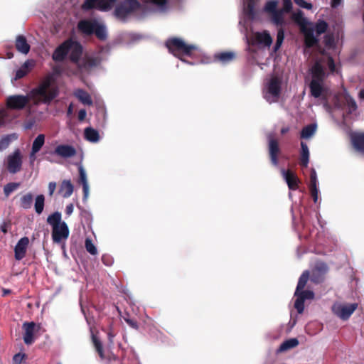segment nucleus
Returning a JSON list of instances; mask_svg holds the SVG:
<instances>
[{
  "mask_svg": "<svg viewBox=\"0 0 364 364\" xmlns=\"http://www.w3.org/2000/svg\"><path fill=\"white\" fill-rule=\"evenodd\" d=\"M295 301L294 307L296 309L299 314H302L304 310V301L299 296Z\"/></svg>",
  "mask_w": 364,
  "mask_h": 364,
  "instance_id": "de8ad7c7",
  "label": "nucleus"
},
{
  "mask_svg": "<svg viewBox=\"0 0 364 364\" xmlns=\"http://www.w3.org/2000/svg\"><path fill=\"white\" fill-rule=\"evenodd\" d=\"M56 183L55 182H50L48 184V190L50 196H52L55 190Z\"/></svg>",
  "mask_w": 364,
  "mask_h": 364,
  "instance_id": "e2e57ef3",
  "label": "nucleus"
},
{
  "mask_svg": "<svg viewBox=\"0 0 364 364\" xmlns=\"http://www.w3.org/2000/svg\"><path fill=\"white\" fill-rule=\"evenodd\" d=\"M29 64H30L29 62L26 61L24 63V64L23 65V66L21 68L17 70V71L16 73V76H15L16 80L21 79L27 75V73H28V69Z\"/></svg>",
  "mask_w": 364,
  "mask_h": 364,
  "instance_id": "e433bc0d",
  "label": "nucleus"
},
{
  "mask_svg": "<svg viewBox=\"0 0 364 364\" xmlns=\"http://www.w3.org/2000/svg\"><path fill=\"white\" fill-rule=\"evenodd\" d=\"M45 143V136L43 134H38L37 137L34 139L32 148L31 156H34L36 153H38Z\"/></svg>",
  "mask_w": 364,
  "mask_h": 364,
  "instance_id": "b1692460",
  "label": "nucleus"
},
{
  "mask_svg": "<svg viewBox=\"0 0 364 364\" xmlns=\"http://www.w3.org/2000/svg\"><path fill=\"white\" fill-rule=\"evenodd\" d=\"M33 202V195L31 193H27L23 195L19 200V205L23 209H30Z\"/></svg>",
  "mask_w": 364,
  "mask_h": 364,
  "instance_id": "5701e85b",
  "label": "nucleus"
},
{
  "mask_svg": "<svg viewBox=\"0 0 364 364\" xmlns=\"http://www.w3.org/2000/svg\"><path fill=\"white\" fill-rule=\"evenodd\" d=\"M351 140L354 147L364 153V134H353L351 136Z\"/></svg>",
  "mask_w": 364,
  "mask_h": 364,
  "instance_id": "412c9836",
  "label": "nucleus"
},
{
  "mask_svg": "<svg viewBox=\"0 0 364 364\" xmlns=\"http://www.w3.org/2000/svg\"><path fill=\"white\" fill-rule=\"evenodd\" d=\"M15 46L16 50L21 53L27 54L30 51L31 46L26 37L22 35L17 36Z\"/></svg>",
  "mask_w": 364,
  "mask_h": 364,
  "instance_id": "a211bd4d",
  "label": "nucleus"
},
{
  "mask_svg": "<svg viewBox=\"0 0 364 364\" xmlns=\"http://www.w3.org/2000/svg\"><path fill=\"white\" fill-rule=\"evenodd\" d=\"M284 11L279 10L272 14V21L276 25H282L284 23Z\"/></svg>",
  "mask_w": 364,
  "mask_h": 364,
  "instance_id": "c9c22d12",
  "label": "nucleus"
},
{
  "mask_svg": "<svg viewBox=\"0 0 364 364\" xmlns=\"http://www.w3.org/2000/svg\"><path fill=\"white\" fill-rule=\"evenodd\" d=\"M85 246L86 250L92 255H96L97 254V250L92 241L90 238H86L85 241Z\"/></svg>",
  "mask_w": 364,
  "mask_h": 364,
  "instance_id": "58836bf2",
  "label": "nucleus"
},
{
  "mask_svg": "<svg viewBox=\"0 0 364 364\" xmlns=\"http://www.w3.org/2000/svg\"><path fill=\"white\" fill-rule=\"evenodd\" d=\"M73 185L70 180H64L62 181L59 193L63 196V198L70 197L73 192Z\"/></svg>",
  "mask_w": 364,
  "mask_h": 364,
  "instance_id": "aec40b11",
  "label": "nucleus"
},
{
  "mask_svg": "<svg viewBox=\"0 0 364 364\" xmlns=\"http://www.w3.org/2000/svg\"><path fill=\"white\" fill-rule=\"evenodd\" d=\"M84 134L85 139L91 142H97L100 139L98 132L92 127L86 128Z\"/></svg>",
  "mask_w": 364,
  "mask_h": 364,
  "instance_id": "cd10ccee",
  "label": "nucleus"
},
{
  "mask_svg": "<svg viewBox=\"0 0 364 364\" xmlns=\"http://www.w3.org/2000/svg\"><path fill=\"white\" fill-rule=\"evenodd\" d=\"M77 64L79 68L87 70L96 66L97 65V61L94 58H88L85 59L82 63H80L78 62Z\"/></svg>",
  "mask_w": 364,
  "mask_h": 364,
  "instance_id": "72a5a7b5",
  "label": "nucleus"
},
{
  "mask_svg": "<svg viewBox=\"0 0 364 364\" xmlns=\"http://www.w3.org/2000/svg\"><path fill=\"white\" fill-rule=\"evenodd\" d=\"M82 45L72 39L65 40L54 50L52 58L55 62H63L70 53L69 58L71 62L77 63L82 54Z\"/></svg>",
  "mask_w": 364,
  "mask_h": 364,
  "instance_id": "f03ea898",
  "label": "nucleus"
},
{
  "mask_svg": "<svg viewBox=\"0 0 364 364\" xmlns=\"http://www.w3.org/2000/svg\"><path fill=\"white\" fill-rule=\"evenodd\" d=\"M73 212V205L72 203L68 205L65 208V213L68 215H70Z\"/></svg>",
  "mask_w": 364,
  "mask_h": 364,
  "instance_id": "69168bd1",
  "label": "nucleus"
},
{
  "mask_svg": "<svg viewBox=\"0 0 364 364\" xmlns=\"http://www.w3.org/2000/svg\"><path fill=\"white\" fill-rule=\"evenodd\" d=\"M235 57V54L233 52H223L216 55V58L220 62L225 64L232 61Z\"/></svg>",
  "mask_w": 364,
  "mask_h": 364,
  "instance_id": "473e14b6",
  "label": "nucleus"
},
{
  "mask_svg": "<svg viewBox=\"0 0 364 364\" xmlns=\"http://www.w3.org/2000/svg\"><path fill=\"white\" fill-rule=\"evenodd\" d=\"M292 20L297 23L302 33L304 35L305 43L306 46L311 47L317 43L316 36H314L313 27L306 18L304 17V13L298 10L291 15Z\"/></svg>",
  "mask_w": 364,
  "mask_h": 364,
  "instance_id": "423d86ee",
  "label": "nucleus"
},
{
  "mask_svg": "<svg viewBox=\"0 0 364 364\" xmlns=\"http://www.w3.org/2000/svg\"><path fill=\"white\" fill-rule=\"evenodd\" d=\"M86 114H87V112H86L85 109H80L78 112V115H77L78 119L80 121H83L86 117Z\"/></svg>",
  "mask_w": 364,
  "mask_h": 364,
  "instance_id": "052dcab7",
  "label": "nucleus"
},
{
  "mask_svg": "<svg viewBox=\"0 0 364 364\" xmlns=\"http://www.w3.org/2000/svg\"><path fill=\"white\" fill-rule=\"evenodd\" d=\"M311 73V81L309 85L311 95L315 98L321 96L323 90L324 71L319 63H316L310 70Z\"/></svg>",
  "mask_w": 364,
  "mask_h": 364,
  "instance_id": "0eeeda50",
  "label": "nucleus"
},
{
  "mask_svg": "<svg viewBox=\"0 0 364 364\" xmlns=\"http://www.w3.org/2000/svg\"><path fill=\"white\" fill-rule=\"evenodd\" d=\"M317 186V174L315 169L312 168L311 171V185Z\"/></svg>",
  "mask_w": 364,
  "mask_h": 364,
  "instance_id": "5fc2aeb1",
  "label": "nucleus"
},
{
  "mask_svg": "<svg viewBox=\"0 0 364 364\" xmlns=\"http://www.w3.org/2000/svg\"><path fill=\"white\" fill-rule=\"evenodd\" d=\"M295 4L301 8H304L308 10L312 9L313 6L311 3H309L304 0H294Z\"/></svg>",
  "mask_w": 364,
  "mask_h": 364,
  "instance_id": "09e8293b",
  "label": "nucleus"
},
{
  "mask_svg": "<svg viewBox=\"0 0 364 364\" xmlns=\"http://www.w3.org/2000/svg\"><path fill=\"white\" fill-rule=\"evenodd\" d=\"M281 172L289 188L291 189L296 188L297 186V178L295 174L290 171H286L284 169H282Z\"/></svg>",
  "mask_w": 364,
  "mask_h": 364,
  "instance_id": "6ab92c4d",
  "label": "nucleus"
},
{
  "mask_svg": "<svg viewBox=\"0 0 364 364\" xmlns=\"http://www.w3.org/2000/svg\"><path fill=\"white\" fill-rule=\"evenodd\" d=\"M76 153L75 147L68 144L58 145L53 151L50 152L51 154L65 159L73 157L76 155Z\"/></svg>",
  "mask_w": 364,
  "mask_h": 364,
  "instance_id": "2eb2a0df",
  "label": "nucleus"
},
{
  "mask_svg": "<svg viewBox=\"0 0 364 364\" xmlns=\"http://www.w3.org/2000/svg\"><path fill=\"white\" fill-rule=\"evenodd\" d=\"M124 321L132 328L136 330L139 328V324L136 320L132 318H124Z\"/></svg>",
  "mask_w": 364,
  "mask_h": 364,
  "instance_id": "603ef678",
  "label": "nucleus"
},
{
  "mask_svg": "<svg viewBox=\"0 0 364 364\" xmlns=\"http://www.w3.org/2000/svg\"><path fill=\"white\" fill-rule=\"evenodd\" d=\"M310 187H311V195H312L314 201V203H316L318 200V193L317 186H310Z\"/></svg>",
  "mask_w": 364,
  "mask_h": 364,
  "instance_id": "864d4df0",
  "label": "nucleus"
},
{
  "mask_svg": "<svg viewBox=\"0 0 364 364\" xmlns=\"http://www.w3.org/2000/svg\"><path fill=\"white\" fill-rule=\"evenodd\" d=\"M102 261L107 266H109L112 264L111 259L108 256H106V255H103L102 257Z\"/></svg>",
  "mask_w": 364,
  "mask_h": 364,
  "instance_id": "0e129e2a",
  "label": "nucleus"
},
{
  "mask_svg": "<svg viewBox=\"0 0 364 364\" xmlns=\"http://www.w3.org/2000/svg\"><path fill=\"white\" fill-rule=\"evenodd\" d=\"M299 345V341L296 338H290L283 342L277 349V353H281L293 348Z\"/></svg>",
  "mask_w": 364,
  "mask_h": 364,
  "instance_id": "bb28decb",
  "label": "nucleus"
},
{
  "mask_svg": "<svg viewBox=\"0 0 364 364\" xmlns=\"http://www.w3.org/2000/svg\"><path fill=\"white\" fill-rule=\"evenodd\" d=\"M6 117L7 113L6 112V111L0 110V126L5 124Z\"/></svg>",
  "mask_w": 364,
  "mask_h": 364,
  "instance_id": "bf43d9fd",
  "label": "nucleus"
},
{
  "mask_svg": "<svg viewBox=\"0 0 364 364\" xmlns=\"http://www.w3.org/2000/svg\"><path fill=\"white\" fill-rule=\"evenodd\" d=\"M47 222L52 226V228L62 224L61 213L59 212L53 213L48 217Z\"/></svg>",
  "mask_w": 364,
  "mask_h": 364,
  "instance_id": "7c9ffc66",
  "label": "nucleus"
},
{
  "mask_svg": "<svg viewBox=\"0 0 364 364\" xmlns=\"http://www.w3.org/2000/svg\"><path fill=\"white\" fill-rule=\"evenodd\" d=\"M284 1V9H282L284 12H289L292 8V3L291 0H283Z\"/></svg>",
  "mask_w": 364,
  "mask_h": 364,
  "instance_id": "4d7b16f0",
  "label": "nucleus"
},
{
  "mask_svg": "<svg viewBox=\"0 0 364 364\" xmlns=\"http://www.w3.org/2000/svg\"><path fill=\"white\" fill-rule=\"evenodd\" d=\"M77 29L85 36L95 34L97 39L105 41L107 39L106 27L96 20L83 19L78 22Z\"/></svg>",
  "mask_w": 364,
  "mask_h": 364,
  "instance_id": "20e7f679",
  "label": "nucleus"
},
{
  "mask_svg": "<svg viewBox=\"0 0 364 364\" xmlns=\"http://www.w3.org/2000/svg\"><path fill=\"white\" fill-rule=\"evenodd\" d=\"M309 277V272L308 271L304 272L299 279L298 284H297L296 291L294 294L295 295H299V291L304 289V288L305 287V286L308 282Z\"/></svg>",
  "mask_w": 364,
  "mask_h": 364,
  "instance_id": "c756f323",
  "label": "nucleus"
},
{
  "mask_svg": "<svg viewBox=\"0 0 364 364\" xmlns=\"http://www.w3.org/2000/svg\"><path fill=\"white\" fill-rule=\"evenodd\" d=\"M20 187V183L11 182L4 187V193L6 197H9L11 193L17 190Z\"/></svg>",
  "mask_w": 364,
  "mask_h": 364,
  "instance_id": "f704fd0d",
  "label": "nucleus"
},
{
  "mask_svg": "<svg viewBox=\"0 0 364 364\" xmlns=\"http://www.w3.org/2000/svg\"><path fill=\"white\" fill-rule=\"evenodd\" d=\"M169 53L184 61L183 57H191L198 48L194 45L187 44L183 39L173 37L167 39L165 43Z\"/></svg>",
  "mask_w": 364,
  "mask_h": 364,
  "instance_id": "7ed1b4c3",
  "label": "nucleus"
},
{
  "mask_svg": "<svg viewBox=\"0 0 364 364\" xmlns=\"http://www.w3.org/2000/svg\"><path fill=\"white\" fill-rule=\"evenodd\" d=\"M23 330V339L24 343L29 346L34 343L36 336L35 333L40 329V326L35 322H24L22 325Z\"/></svg>",
  "mask_w": 364,
  "mask_h": 364,
  "instance_id": "9d476101",
  "label": "nucleus"
},
{
  "mask_svg": "<svg viewBox=\"0 0 364 364\" xmlns=\"http://www.w3.org/2000/svg\"><path fill=\"white\" fill-rule=\"evenodd\" d=\"M92 341H93L95 348L97 352L98 353L100 357L102 359H103L105 358V356H104V351H103V347H102V343L95 336H92Z\"/></svg>",
  "mask_w": 364,
  "mask_h": 364,
  "instance_id": "a19ab883",
  "label": "nucleus"
},
{
  "mask_svg": "<svg viewBox=\"0 0 364 364\" xmlns=\"http://www.w3.org/2000/svg\"><path fill=\"white\" fill-rule=\"evenodd\" d=\"M252 43L259 47H270L272 43V38L270 34L264 31L262 32H256L253 33Z\"/></svg>",
  "mask_w": 364,
  "mask_h": 364,
  "instance_id": "4468645a",
  "label": "nucleus"
},
{
  "mask_svg": "<svg viewBox=\"0 0 364 364\" xmlns=\"http://www.w3.org/2000/svg\"><path fill=\"white\" fill-rule=\"evenodd\" d=\"M150 3L157 6L160 10L165 11L168 8V0H149Z\"/></svg>",
  "mask_w": 364,
  "mask_h": 364,
  "instance_id": "37998d69",
  "label": "nucleus"
},
{
  "mask_svg": "<svg viewBox=\"0 0 364 364\" xmlns=\"http://www.w3.org/2000/svg\"><path fill=\"white\" fill-rule=\"evenodd\" d=\"M358 308V304L336 303L332 306V311L341 319L347 320Z\"/></svg>",
  "mask_w": 364,
  "mask_h": 364,
  "instance_id": "1a4fd4ad",
  "label": "nucleus"
},
{
  "mask_svg": "<svg viewBox=\"0 0 364 364\" xmlns=\"http://www.w3.org/2000/svg\"><path fill=\"white\" fill-rule=\"evenodd\" d=\"M69 236V229L63 221L62 224L52 228V239L55 243H60L63 240H66Z\"/></svg>",
  "mask_w": 364,
  "mask_h": 364,
  "instance_id": "ddd939ff",
  "label": "nucleus"
},
{
  "mask_svg": "<svg viewBox=\"0 0 364 364\" xmlns=\"http://www.w3.org/2000/svg\"><path fill=\"white\" fill-rule=\"evenodd\" d=\"M316 131V125L314 124H309L303 128L301 132V137L302 139H310L312 137Z\"/></svg>",
  "mask_w": 364,
  "mask_h": 364,
  "instance_id": "c85d7f7f",
  "label": "nucleus"
},
{
  "mask_svg": "<svg viewBox=\"0 0 364 364\" xmlns=\"http://www.w3.org/2000/svg\"><path fill=\"white\" fill-rule=\"evenodd\" d=\"M45 204V196L43 194L38 195L35 199L34 208L37 214L43 213Z\"/></svg>",
  "mask_w": 364,
  "mask_h": 364,
  "instance_id": "2f4dec72",
  "label": "nucleus"
},
{
  "mask_svg": "<svg viewBox=\"0 0 364 364\" xmlns=\"http://www.w3.org/2000/svg\"><path fill=\"white\" fill-rule=\"evenodd\" d=\"M296 296H299L304 301L306 299H313L314 297V294L311 291H299V295H296Z\"/></svg>",
  "mask_w": 364,
  "mask_h": 364,
  "instance_id": "49530a36",
  "label": "nucleus"
},
{
  "mask_svg": "<svg viewBox=\"0 0 364 364\" xmlns=\"http://www.w3.org/2000/svg\"><path fill=\"white\" fill-rule=\"evenodd\" d=\"M282 89V78L272 75L267 78L262 88V96L269 103L277 102L279 100Z\"/></svg>",
  "mask_w": 364,
  "mask_h": 364,
  "instance_id": "39448f33",
  "label": "nucleus"
},
{
  "mask_svg": "<svg viewBox=\"0 0 364 364\" xmlns=\"http://www.w3.org/2000/svg\"><path fill=\"white\" fill-rule=\"evenodd\" d=\"M140 7L137 0H124L116 6L114 15L117 18L125 21L128 16L138 11Z\"/></svg>",
  "mask_w": 364,
  "mask_h": 364,
  "instance_id": "6e6552de",
  "label": "nucleus"
},
{
  "mask_svg": "<svg viewBox=\"0 0 364 364\" xmlns=\"http://www.w3.org/2000/svg\"><path fill=\"white\" fill-rule=\"evenodd\" d=\"M115 0H85L82 5V9L85 11H89L97 9L100 11H107L111 8V4Z\"/></svg>",
  "mask_w": 364,
  "mask_h": 364,
  "instance_id": "9b49d317",
  "label": "nucleus"
},
{
  "mask_svg": "<svg viewBox=\"0 0 364 364\" xmlns=\"http://www.w3.org/2000/svg\"><path fill=\"white\" fill-rule=\"evenodd\" d=\"M78 171H79V183H80L82 185L88 184L85 171L82 166H80L78 167Z\"/></svg>",
  "mask_w": 364,
  "mask_h": 364,
  "instance_id": "a18cd8bd",
  "label": "nucleus"
},
{
  "mask_svg": "<svg viewBox=\"0 0 364 364\" xmlns=\"http://www.w3.org/2000/svg\"><path fill=\"white\" fill-rule=\"evenodd\" d=\"M22 166V159L19 150H16L7 159V169L11 173L18 172Z\"/></svg>",
  "mask_w": 364,
  "mask_h": 364,
  "instance_id": "f8f14e48",
  "label": "nucleus"
},
{
  "mask_svg": "<svg viewBox=\"0 0 364 364\" xmlns=\"http://www.w3.org/2000/svg\"><path fill=\"white\" fill-rule=\"evenodd\" d=\"M301 163L304 167H307L309 162V150L307 144L304 142L301 143Z\"/></svg>",
  "mask_w": 364,
  "mask_h": 364,
  "instance_id": "393cba45",
  "label": "nucleus"
},
{
  "mask_svg": "<svg viewBox=\"0 0 364 364\" xmlns=\"http://www.w3.org/2000/svg\"><path fill=\"white\" fill-rule=\"evenodd\" d=\"M116 333L113 331L112 328H110L107 332V337L109 343H113V339L115 337Z\"/></svg>",
  "mask_w": 364,
  "mask_h": 364,
  "instance_id": "680f3d73",
  "label": "nucleus"
},
{
  "mask_svg": "<svg viewBox=\"0 0 364 364\" xmlns=\"http://www.w3.org/2000/svg\"><path fill=\"white\" fill-rule=\"evenodd\" d=\"M75 96L84 105H92V100L87 92L84 90L78 89L75 92Z\"/></svg>",
  "mask_w": 364,
  "mask_h": 364,
  "instance_id": "4be33fe9",
  "label": "nucleus"
},
{
  "mask_svg": "<svg viewBox=\"0 0 364 364\" xmlns=\"http://www.w3.org/2000/svg\"><path fill=\"white\" fill-rule=\"evenodd\" d=\"M269 151L272 163L274 166L278 165L277 155L279 152V144L277 140L274 139L272 134L268 135Z\"/></svg>",
  "mask_w": 364,
  "mask_h": 364,
  "instance_id": "f3484780",
  "label": "nucleus"
},
{
  "mask_svg": "<svg viewBox=\"0 0 364 364\" xmlns=\"http://www.w3.org/2000/svg\"><path fill=\"white\" fill-rule=\"evenodd\" d=\"M328 65L331 71L333 72L335 70V63L331 58H329Z\"/></svg>",
  "mask_w": 364,
  "mask_h": 364,
  "instance_id": "338daca9",
  "label": "nucleus"
},
{
  "mask_svg": "<svg viewBox=\"0 0 364 364\" xmlns=\"http://www.w3.org/2000/svg\"><path fill=\"white\" fill-rule=\"evenodd\" d=\"M10 142H11V139H10L9 136H6L3 137L0 140V150L6 149L9 146Z\"/></svg>",
  "mask_w": 364,
  "mask_h": 364,
  "instance_id": "8fccbe9b",
  "label": "nucleus"
},
{
  "mask_svg": "<svg viewBox=\"0 0 364 364\" xmlns=\"http://www.w3.org/2000/svg\"><path fill=\"white\" fill-rule=\"evenodd\" d=\"M54 83L53 75H46L36 87L31 90L29 95H14L7 97L5 101L6 108L11 110H22L31 99L36 105L40 103L49 105L59 95V88Z\"/></svg>",
  "mask_w": 364,
  "mask_h": 364,
  "instance_id": "f257e3e1",
  "label": "nucleus"
},
{
  "mask_svg": "<svg viewBox=\"0 0 364 364\" xmlns=\"http://www.w3.org/2000/svg\"><path fill=\"white\" fill-rule=\"evenodd\" d=\"M11 223L10 221H4L2 224L0 225V230L6 234L9 231V229L11 228Z\"/></svg>",
  "mask_w": 364,
  "mask_h": 364,
  "instance_id": "3c124183",
  "label": "nucleus"
},
{
  "mask_svg": "<svg viewBox=\"0 0 364 364\" xmlns=\"http://www.w3.org/2000/svg\"><path fill=\"white\" fill-rule=\"evenodd\" d=\"M313 27L314 36L318 38V36L325 33L328 28V24L324 21H318L314 26L311 23ZM318 41V38H316Z\"/></svg>",
  "mask_w": 364,
  "mask_h": 364,
  "instance_id": "a878e982",
  "label": "nucleus"
},
{
  "mask_svg": "<svg viewBox=\"0 0 364 364\" xmlns=\"http://www.w3.org/2000/svg\"><path fill=\"white\" fill-rule=\"evenodd\" d=\"M284 32L282 29H280L277 32V42L274 46V52L277 51L280 48V47L282 45V43L284 41Z\"/></svg>",
  "mask_w": 364,
  "mask_h": 364,
  "instance_id": "79ce46f5",
  "label": "nucleus"
},
{
  "mask_svg": "<svg viewBox=\"0 0 364 364\" xmlns=\"http://www.w3.org/2000/svg\"><path fill=\"white\" fill-rule=\"evenodd\" d=\"M345 100L348 107V112H354L357 109V105L355 101L348 95H346Z\"/></svg>",
  "mask_w": 364,
  "mask_h": 364,
  "instance_id": "ea45409f",
  "label": "nucleus"
},
{
  "mask_svg": "<svg viewBox=\"0 0 364 364\" xmlns=\"http://www.w3.org/2000/svg\"><path fill=\"white\" fill-rule=\"evenodd\" d=\"M255 0H249L246 5L244 6V12L250 18H253L255 15Z\"/></svg>",
  "mask_w": 364,
  "mask_h": 364,
  "instance_id": "4c0bfd02",
  "label": "nucleus"
},
{
  "mask_svg": "<svg viewBox=\"0 0 364 364\" xmlns=\"http://www.w3.org/2000/svg\"><path fill=\"white\" fill-rule=\"evenodd\" d=\"M82 186V191H83V200L85 201L88 197L89 186H88V184H83Z\"/></svg>",
  "mask_w": 364,
  "mask_h": 364,
  "instance_id": "13d9d810",
  "label": "nucleus"
},
{
  "mask_svg": "<svg viewBox=\"0 0 364 364\" xmlns=\"http://www.w3.org/2000/svg\"><path fill=\"white\" fill-rule=\"evenodd\" d=\"M28 244V237H23L18 241L14 247V257L16 260L19 261L25 257Z\"/></svg>",
  "mask_w": 364,
  "mask_h": 364,
  "instance_id": "dca6fc26",
  "label": "nucleus"
},
{
  "mask_svg": "<svg viewBox=\"0 0 364 364\" xmlns=\"http://www.w3.org/2000/svg\"><path fill=\"white\" fill-rule=\"evenodd\" d=\"M278 2L277 1H269L267 2L264 10L267 12H269V14H273L274 12L277 11V7Z\"/></svg>",
  "mask_w": 364,
  "mask_h": 364,
  "instance_id": "c03bdc74",
  "label": "nucleus"
},
{
  "mask_svg": "<svg viewBox=\"0 0 364 364\" xmlns=\"http://www.w3.org/2000/svg\"><path fill=\"white\" fill-rule=\"evenodd\" d=\"M26 357L24 353H17L14 356V362L15 363H20Z\"/></svg>",
  "mask_w": 364,
  "mask_h": 364,
  "instance_id": "6e6d98bb",
  "label": "nucleus"
},
{
  "mask_svg": "<svg viewBox=\"0 0 364 364\" xmlns=\"http://www.w3.org/2000/svg\"><path fill=\"white\" fill-rule=\"evenodd\" d=\"M341 1V0H332L331 6H332L333 7H336V6H338L340 4Z\"/></svg>",
  "mask_w": 364,
  "mask_h": 364,
  "instance_id": "774afa93",
  "label": "nucleus"
}]
</instances>
